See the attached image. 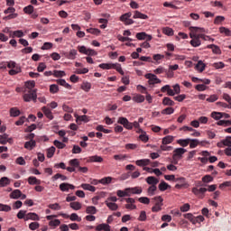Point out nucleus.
I'll return each instance as SVG.
<instances>
[{
    "instance_id": "nucleus-7",
    "label": "nucleus",
    "mask_w": 231,
    "mask_h": 231,
    "mask_svg": "<svg viewBox=\"0 0 231 231\" xmlns=\"http://www.w3.org/2000/svg\"><path fill=\"white\" fill-rule=\"evenodd\" d=\"M144 77L149 80V84H160L162 82V80L154 74L148 73Z\"/></svg>"
},
{
    "instance_id": "nucleus-19",
    "label": "nucleus",
    "mask_w": 231,
    "mask_h": 231,
    "mask_svg": "<svg viewBox=\"0 0 231 231\" xmlns=\"http://www.w3.org/2000/svg\"><path fill=\"white\" fill-rule=\"evenodd\" d=\"M21 196H22V192L20 189H14L13 192L10 193L11 199H19Z\"/></svg>"
},
{
    "instance_id": "nucleus-35",
    "label": "nucleus",
    "mask_w": 231,
    "mask_h": 231,
    "mask_svg": "<svg viewBox=\"0 0 231 231\" xmlns=\"http://www.w3.org/2000/svg\"><path fill=\"white\" fill-rule=\"evenodd\" d=\"M134 102H137V104H142V102H145V97L142 95H136L133 97Z\"/></svg>"
},
{
    "instance_id": "nucleus-31",
    "label": "nucleus",
    "mask_w": 231,
    "mask_h": 231,
    "mask_svg": "<svg viewBox=\"0 0 231 231\" xmlns=\"http://www.w3.org/2000/svg\"><path fill=\"white\" fill-rule=\"evenodd\" d=\"M167 189H171V186L169 184H167V182L162 180L159 184V190H161V192H165V190H167Z\"/></svg>"
},
{
    "instance_id": "nucleus-47",
    "label": "nucleus",
    "mask_w": 231,
    "mask_h": 231,
    "mask_svg": "<svg viewBox=\"0 0 231 231\" xmlns=\"http://www.w3.org/2000/svg\"><path fill=\"white\" fill-rule=\"evenodd\" d=\"M16 216L18 219H24V221H26V216H27L26 210H20Z\"/></svg>"
},
{
    "instance_id": "nucleus-38",
    "label": "nucleus",
    "mask_w": 231,
    "mask_h": 231,
    "mask_svg": "<svg viewBox=\"0 0 231 231\" xmlns=\"http://www.w3.org/2000/svg\"><path fill=\"white\" fill-rule=\"evenodd\" d=\"M162 104H163V106H174L175 103L170 97H163Z\"/></svg>"
},
{
    "instance_id": "nucleus-51",
    "label": "nucleus",
    "mask_w": 231,
    "mask_h": 231,
    "mask_svg": "<svg viewBox=\"0 0 231 231\" xmlns=\"http://www.w3.org/2000/svg\"><path fill=\"white\" fill-rule=\"evenodd\" d=\"M211 118H214V120H221L222 112H212L211 113Z\"/></svg>"
},
{
    "instance_id": "nucleus-13",
    "label": "nucleus",
    "mask_w": 231,
    "mask_h": 231,
    "mask_svg": "<svg viewBox=\"0 0 231 231\" xmlns=\"http://www.w3.org/2000/svg\"><path fill=\"white\" fill-rule=\"evenodd\" d=\"M40 221L41 217H39V215H37L36 213H27L26 217H25V221Z\"/></svg>"
},
{
    "instance_id": "nucleus-42",
    "label": "nucleus",
    "mask_w": 231,
    "mask_h": 231,
    "mask_svg": "<svg viewBox=\"0 0 231 231\" xmlns=\"http://www.w3.org/2000/svg\"><path fill=\"white\" fill-rule=\"evenodd\" d=\"M131 15H133V14L131 12L125 13L123 15L120 16V21L122 23L126 22L128 19H130Z\"/></svg>"
},
{
    "instance_id": "nucleus-23",
    "label": "nucleus",
    "mask_w": 231,
    "mask_h": 231,
    "mask_svg": "<svg viewBox=\"0 0 231 231\" xmlns=\"http://www.w3.org/2000/svg\"><path fill=\"white\" fill-rule=\"evenodd\" d=\"M24 87L29 91H33V88H35V82L33 80H29L24 83Z\"/></svg>"
},
{
    "instance_id": "nucleus-34",
    "label": "nucleus",
    "mask_w": 231,
    "mask_h": 231,
    "mask_svg": "<svg viewBox=\"0 0 231 231\" xmlns=\"http://www.w3.org/2000/svg\"><path fill=\"white\" fill-rule=\"evenodd\" d=\"M208 48L209 50H212L213 53H216L217 55H219V53H221V49H219V47H217V45L210 44L208 45Z\"/></svg>"
},
{
    "instance_id": "nucleus-27",
    "label": "nucleus",
    "mask_w": 231,
    "mask_h": 231,
    "mask_svg": "<svg viewBox=\"0 0 231 231\" xmlns=\"http://www.w3.org/2000/svg\"><path fill=\"white\" fill-rule=\"evenodd\" d=\"M106 207L110 209V210H118V204L115 203V202H109V201H105Z\"/></svg>"
},
{
    "instance_id": "nucleus-39",
    "label": "nucleus",
    "mask_w": 231,
    "mask_h": 231,
    "mask_svg": "<svg viewBox=\"0 0 231 231\" xmlns=\"http://www.w3.org/2000/svg\"><path fill=\"white\" fill-rule=\"evenodd\" d=\"M111 181H113V178H111V177H105V178L99 180V183H101L102 185H109V183H111Z\"/></svg>"
},
{
    "instance_id": "nucleus-16",
    "label": "nucleus",
    "mask_w": 231,
    "mask_h": 231,
    "mask_svg": "<svg viewBox=\"0 0 231 231\" xmlns=\"http://www.w3.org/2000/svg\"><path fill=\"white\" fill-rule=\"evenodd\" d=\"M42 111L43 112L45 116H47V118H49V120H53V114L51 113V110L50 108L43 106L42 108Z\"/></svg>"
},
{
    "instance_id": "nucleus-29",
    "label": "nucleus",
    "mask_w": 231,
    "mask_h": 231,
    "mask_svg": "<svg viewBox=\"0 0 231 231\" xmlns=\"http://www.w3.org/2000/svg\"><path fill=\"white\" fill-rule=\"evenodd\" d=\"M177 143L181 147H187L190 143V139H179L177 140Z\"/></svg>"
},
{
    "instance_id": "nucleus-21",
    "label": "nucleus",
    "mask_w": 231,
    "mask_h": 231,
    "mask_svg": "<svg viewBox=\"0 0 231 231\" xmlns=\"http://www.w3.org/2000/svg\"><path fill=\"white\" fill-rule=\"evenodd\" d=\"M37 143L35 142V140H32L24 143V148L29 149V151H32V149H33V147H35Z\"/></svg>"
},
{
    "instance_id": "nucleus-15",
    "label": "nucleus",
    "mask_w": 231,
    "mask_h": 231,
    "mask_svg": "<svg viewBox=\"0 0 231 231\" xmlns=\"http://www.w3.org/2000/svg\"><path fill=\"white\" fill-rule=\"evenodd\" d=\"M174 142V136L167 135L162 138V145H169V143H172Z\"/></svg>"
},
{
    "instance_id": "nucleus-22",
    "label": "nucleus",
    "mask_w": 231,
    "mask_h": 231,
    "mask_svg": "<svg viewBox=\"0 0 231 231\" xmlns=\"http://www.w3.org/2000/svg\"><path fill=\"white\" fill-rule=\"evenodd\" d=\"M134 19H149L147 14H142L140 11H134Z\"/></svg>"
},
{
    "instance_id": "nucleus-18",
    "label": "nucleus",
    "mask_w": 231,
    "mask_h": 231,
    "mask_svg": "<svg viewBox=\"0 0 231 231\" xmlns=\"http://www.w3.org/2000/svg\"><path fill=\"white\" fill-rule=\"evenodd\" d=\"M89 162H96V163H102L104 162V158L98 155H93L88 157Z\"/></svg>"
},
{
    "instance_id": "nucleus-8",
    "label": "nucleus",
    "mask_w": 231,
    "mask_h": 231,
    "mask_svg": "<svg viewBox=\"0 0 231 231\" xmlns=\"http://www.w3.org/2000/svg\"><path fill=\"white\" fill-rule=\"evenodd\" d=\"M136 39H138V41H152V36L147 34L144 32H137L136 33Z\"/></svg>"
},
{
    "instance_id": "nucleus-62",
    "label": "nucleus",
    "mask_w": 231,
    "mask_h": 231,
    "mask_svg": "<svg viewBox=\"0 0 231 231\" xmlns=\"http://www.w3.org/2000/svg\"><path fill=\"white\" fill-rule=\"evenodd\" d=\"M220 33H225L227 37H230L231 32L226 27H220L219 28Z\"/></svg>"
},
{
    "instance_id": "nucleus-37",
    "label": "nucleus",
    "mask_w": 231,
    "mask_h": 231,
    "mask_svg": "<svg viewBox=\"0 0 231 231\" xmlns=\"http://www.w3.org/2000/svg\"><path fill=\"white\" fill-rule=\"evenodd\" d=\"M81 89H83V91H86V93H89V90L91 89V83L83 82L81 85Z\"/></svg>"
},
{
    "instance_id": "nucleus-20",
    "label": "nucleus",
    "mask_w": 231,
    "mask_h": 231,
    "mask_svg": "<svg viewBox=\"0 0 231 231\" xmlns=\"http://www.w3.org/2000/svg\"><path fill=\"white\" fill-rule=\"evenodd\" d=\"M10 116L15 118V116H19L21 115V110H19L17 107H12L9 110Z\"/></svg>"
},
{
    "instance_id": "nucleus-48",
    "label": "nucleus",
    "mask_w": 231,
    "mask_h": 231,
    "mask_svg": "<svg viewBox=\"0 0 231 231\" xmlns=\"http://www.w3.org/2000/svg\"><path fill=\"white\" fill-rule=\"evenodd\" d=\"M53 76L56 78L66 77V72L64 70H54Z\"/></svg>"
},
{
    "instance_id": "nucleus-30",
    "label": "nucleus",
    "mask_w": 231,
    "mask_h": 231,
    "mask_svg": "<svg viewBox=\"0 0 231 231\" xmlns=\"http://www.w3.org/2000/svg\"><path fill=\"white\" fill-rule=\"evenodd\" d=\"M70 167H73L74 169H79L80 167V162L79 159H72L69 162Z\"/></svg>"
},
{
    "instance_id": "nucleus-52",
    "label": "nucleus",
    "mask_w": 231,
    "mask_h": 231,
    "mask_svg": "<svg viewBox=\"0 0 231 231\" xmlns=\"http://www.w3.org/2000/svg\"><path fill=\"white\" fill-rule=\"evenodd\" d=\"M158 190V187L156 186H150L147 189L148 196H154V192Z\"/></svg>"
},
{
    "instance_id": "nucleus-11",
    "label": "nucleus",
    "mask_w": 231,
    "mask_h": 231,
    "mask_svg": "<svg viewBox=\"0 0 231 231\" xmlns=\"http://www.w3.org/2000/svg\"><path fill=\"white\" fill-rule=\"evenodd\" d=\"M69 189L71 190H74L75 186L72 184H69V183H66V182L60 184V189L61 190V192H68V190H69Z\"/></svg>"
},
{
    "instance_id": "nucleus-5",
    "label": "nucleus",
    "mask_w": 231,
    "mask_h": 231,
    "mask_svg": "<svg viewBox=\"0 0 231 231\" xmlns=\"http://www.w3.org/2000/svg\"><path fill=\"white\" fill-rule=\"evenodd\" d=\"M61 217H64L65 219H70V221H78V223H80L82 221V217H79L77 213H72L70 216L66 213L60 214Z\"/></svg>"
},
{
    "instance_id": "nucleus-1",
    "label": "nucleus",
    "mask_w": 231,
    "mask_h": 231,
    "mask_svg": "<svg viewBox=\"0 0 231 231\" xmlns=\"http://www.w3.org/2000/svg\"><path fill=\"white\" fill-rule=\"evenodd\" d=\"M189 37L191 41L189 42V44L193 46V48H198L199 46H201V36L198 33H203L205 32L204 28H199V27H189Z\"/></svg>"
},
{
    "instance_id": "nucleus-26",
    "label": "nucleus",
    "mask_w": 231,
    "mask_h": 231,
    "mask_svg": "<svg viewBox=\"0 0 231 231\" xmlns=\"http://www.w3.org/2000/svg\"><path fill=\"white\" fill-rule=\"evenodd\" d=\"M81 189H83L84 190H89V192H95V190H97V188L86 183L81 184Z\"/></svg>"
},
{
    "instance_id": "nucleus-63",
    "label": "nucleus",
    "mask_w": 231,
    "mask_h": 231,
    "mask_svg": "<svg viewBox=\"0 0 231 231\" xmlns=\"http://www.w3.org/2000/svg\"><path fill=\"white\" fill-rule=\"evenodd\" d=\"M50 91L52 94L58 93L59 92V86L55 85V84L51 85L50 86Z\"/></svg>"
},
{
    "instance_id": "nucleus-46",
    "label": "nucleus",
    "mask_w": 231,
    "mask_h": 231,
    "mask_svg": "<svg viewBox=\"0 0 231 231\" xmlns=\"http://www.w3.org/2000/svg\"><path fill=\"white\" fill-rule=\"evenodd\" d=\"M126 158H127L126 154L114 155V160H116V162H124V160H125Z\"/></svg>"
},
{
    "instance_id": "nucleus-56",
    "label": "nucleus",
    "mask_w": 231,
    "mask_h": 231,
    "mask_svg": "<svg viewBox=\"0 0 231 231\" xmlns=\"http://www.w3.org/2000/svg\"><path fill=\"white\" fill-rule=\"evenodd\" d=\"M138 201L143 205H149V203H151V199L147 197H141L138 199Z\"/></svg>"
},
{
    "instance_id": "nucleus-9",
    "label": "nucleus",
    "mask_w": 231,
    "mask_h": 231,
    "mask_svg": "<svg viewBox=\"0 0 231 231\" xmlns=\"http://www.w3.org/2000/svg\"><path fill=\"white\" fill-rule=\"evenodd\" d=\"M175 181H179V183L175 185V189H182V187H189L187 180H185V178L183 177L177 178Z\"/></svg>"
},
{
    "instance_id": "nucleus-41",
    "label": "nucleus",
    "mask_w": 231,
    "mask_h": 231,
    "mask_svg": "<svg viewBox=\"0 0 231 231\" xmlns=\"http://www.w3.org/2000/svg\"><path fill=\"white\" fill-rule=\"evenodd\" d=\"M10 183V179L7 177H2L0 179V187H6Z\"/></svg>"
},
{
    "instance_id": "nucleus-59",
    "label": "nucleus",
    "mask_w": 231,
    "mask_h": 231,
    "mask_svg": "<svg viewBox=\"0 0 231 231\" xmlns=\"http://www.w3.org/2000/svg\"><path fill=\"white\" fill-rule=\"evenodd\" d=\"M225 21V16H216L215 20H214V24H221L223 22Z\"/></svg>"
},
{
    "instance_id": "nucleus-32",
    "label": "nucleus",
    "mask_w": 231,
    "mask_h": 231,
    "mask_svg": "<svg viewBox=\"0 0 231 231\" xmlns=\"http://www.w3.org/2000/svg\"><path fill=\"white\" fill-rule=\"evenodd\" d=\"M75 118H77V122H89V117L86 115L84 116H79V115H75Z\"/></svg>"
},
{
    "instance_id": "nucleus-54",
    "label": "nucleus",
    "mask_w": 231,
    "mask_h": 231,
    "mask_svg": "<svg viewBox=\"0 0 231 231\" xmlns=\"http://www.w3.org/2000/svg\"><path fill=\"white\" fill-rule=\"evenodd\" d=\"M88 33H91L92 35H100V30L97 28H89L87 29Z\"/></svg>"
},
{
    "instance_id": "nucleus-53",
    "label": "nucleus",
    "mask_w": 231,
    "mask_h": 231,
    "mask_svg": "<svg viewBox=\"0 0 231 231\" xmlns=\"http://www.w3.org/2000/svg\"><path fill=\"white\" fill-rule=\"evenodd\" d=\"M39 226H41V224H39V222H32L31 224H29V228L32 231L37 230Z\"/></svg>"
},
{
    "instance_id": "nucleus-60",
    "label": "nucleus",
    "mask_w": 231,
    "mask_h": 231,
    "mask_svg": "<svg viewBox=\"0 0 231 231\" xmlns=\"http://www.w3.org/2000/svg\"><path fill=\"white\" fill-rule=\"evenodd\" d=\"M173 113H174V108L172 107H167L162 110V115H172Z\"/></svg>"
},
{
    "instance_id": "nucleus-45",
    "label": "nucleus",
    "mask_w": 231,
    "mask_h": 231,
    "mask_svg": "<svg viewBox=\"0 0 231 231\" xmlns=\"http://www.w3.org/2000/svg\"><path fill=\"white\" fill-rule=\"evenodd\" d=\"M125 149H126L127 151H134L135 149H138V144L127 143L125 145Z\"/></svg>"
},
{
    "instance_id": "nucleus-49",
    "label": "nucleus",
    "mask_w": 231,
    "mask_h": 231,
    "mask_svg": "<svg viewBox=\"0 0 231 231\" xmlns=\"http://www.w3.org/2000/svg\"><path fill=\"white\" fill-rule=\"evenodd\" d=\"M162 32L164 35H169L170 37H171V35H174V31L171 27H165Z\"/></svg>"
},
{
    "instance_id": "nucleus-3",
    "label": "nucleus",
    "mask_w": 231,
    "mask_h": 231,
    "mask_svg": "<svg viewBox=\"0 0 231 231\" xmlns=\"http://www.w3.org/2000/svg\"><path fill=\"white\" fill-rule=\"evenodd\" d=\"M23 101L24 102H37V89L33 88V90H28L27 93L23 94Z\"/></svg>"
},
{
    "instance_id": "nucleus-2",
    "label": "nucleus",
    "mask_w": 231,
    "mask_h": 231,
    "mask_svg": "<svg viewBox=\"0 0 231 231\" xmlns=\"http://www.w3.org/2000/svg\"><path fill=\"white\" fill-rule=\"evenodd\" d=\"M216 189H217V185L216 184H212L209 185L208 188H193L192 189V192L193 194H195V196H198L200 199H203V198H205V192H207V190H208V192H214V190H216Z\"/></svg>"
},
{
    "instance_id": "nucleus-58",
    "label": "nucleus",
    "mask_w": 231,
    "mask_h": 231,
    "mask_svg": "<svg viewBox=\"0 0 231 231\" xmlns=\"http://www.w3.org/2000/svg\"><path fill=\"white\" fill-rule=\"evenodd\" d=\"M53 154H55V147L51 146L47 150V158H53Z\"/></svg>"
},
{
    "instance_id": "nucleus-64",
    "label": "nucleus",
    "mask_w": 231,
    "mask_h": 231,
    "mask_svg": "<svg viewBox=\"0 0 231 231\" xmlns=\"http://www.w3.org/2000/svg\"><path fill=\"white\" fill-rule=\"evenodd\" d=\"M18 73H21V69L19 67H16L14 69H11L9 70V75H17Z\"/></svg>"
},
{
    "instance_id": "nucleus-17",
    "label": "nucleus",
    "mask_w": 231,
    "mask_h": 231,
    "mask_svg": "<svg viewBox=\"0 0 231 231\" xmlns=\"http://www.w3.org/2000/svg\"><path fill=\"white\" fill-rule=\"evenodd\" d=\"M28 183L29 185H41L42 181L37 177L31 176L28 178Z\"/></svg>"
},
{
    "instance_id": "nucleus-40",
    "label": "nucleus",
    "mask_w": 231,
    "mask_h": 231,
    "mask_svg": "<svg viewBox=\"0 0 231 231\" xmlns=\"http://www.w3.org/2000/svg\"><path fill=\"white\" fill-rule=\"evenodd\" d=\"M221 143L227 148L231 147V136H226L224 140H222Z\"/></svg>"
},
{
    "instance_id": "nucleus-36",
    "label": "nucleus",
    "mask_w": 231,
    "mask_h": 231,
    "mask_svg": "<svg viewBox=\"0 0 231 231\" xmlns=\"http://www.w3.org/2000/svg\"><path fill=\"white\" fill-rule=\"evenodd\" d=\"M8 143V134H4L0 135V144L6 145Z\"/></svg>"
},
{
    "instance_id": "nucleus-33",
    "label": "nucleus",
    "mask_w": 231,
    "mask_h": 231,
    "mask_svg": "<svg viewBox=\"0 0 231 231\" xmlns=\"http://www.w3.org/2000/svg\"><path fill=\"white\" fill-rule=\"evenodd\" d=\"M114 67H115V63H101V64H99V68H101V69H113Z\"/></svg>"
},
{
    "instance_id": "nucleus-57",
    "label": "nucleus",
    "mask_w": 231,
    "mask_h": 231,
    "mask_svg": "<svg viewBox=\"0 0 231 231\" xmlns=\"http://www.w3.org/2000/svg\"><path fill=\"white\" fill-rule=\"evenodd\" d=\"M203 183H210L214 181V177L210 175H206L202 178Z\"/></svg>"
},
{
    "instance_id": "nucleus-12",
    "label": "nucleus",
    "mask_w": 231,
    "mask_h": 231,
    "mask_svg": "<svg viewBox=\"0 0 231 231\" xmlns=\"http://www.w3.org/2000/svg\"><path fill=\"white\" fill-rule=\"evenodd\" d=\"M146 183L151 186H157L160 183V180L156 179V177L150 176L145 179Z\"/></svg>"
},
{
    "instance_id": "nucleus-24",
    "label": "nucleus",
    "mask_w": 231,
    "mask_h": 231,
    "mask_svg": "<svg viewBox=\"0 0 231 231\" xmlns=\"http://www.w3.org/2000/svg\"><path fill=\"white\" fill-rule=\"evenodd\" d=\"M56 82L60 86H62L63 88H66V89H71V85H69L68 82H66L65 79H57Z\"/></svg>"
},
{
    "instance_id": "nucleus-6",
    "label": "nucleus",
    "mask_w": 231,
    "mask_h": 231,
    "mask_svg": "<svg viewBox=\"0 0 231 231\" xmlns=\"http://www.w3.org/2000/svg\"><path fill=\"white\" fill-rule=\"evenodd\" d=\"M187 152L185 148H177L173 151L172 158L173 160H181L184 153Z\"/></svg>"
},
{
    "instance_id": "nucleus-10",
    "label": "nucleus",
    "mask_w": 231,
    "mask_h": 231,
    "mask_svg": "<svg viewBox=\"0 0 231 231\" xmlns=\"http://www.w3.org/2000/svg\"><path fill=\"white\" fill-rule=\"evenodd\" d=\"M204 143H207V141L199 142L198 139H189V148L190 149H196L199 145H203Z\"/></svg>"
},
{
    "instance_id": "nucleus-25",
    "label": "nucleus",
    "mask_w": 231,
    "mask_h": 231,
    "mask_svg": "<svg viewBox=\"0 0 231 231\" xmlns=\"http://www.w3.org/2000/svg\"><path fill=\"white\" fill-rule=\"evenodd\" d=\"M69 207L73 210H80V208H82V204L80 202L74 201L70 202Z\"/></svg>"
},
{
    "instance_id": "nucleus-44",
    "label": "nucleus",
    "mask_w": 231,
    "mask_h": 231,
    "mask_svg": "<svg viewBox=\"0 0 231 231\" xmlns=\"http://www.w3.org/2000/svg\"><path fill=\"white\" fill-rule=\"evenodd\" d=\"M196 69L202 73V71H205V63L203 61H199L196 65Z\"/></svg>"
},
{
    "instance_id": "nucleus-4",
    "label": "nucleus",
    "mask_w": 231,
    "mask_h": 231,
    "mask_svg": "<svg viewBox=\"0 0 231 231\" xmlns=\"http://www.w3.org/2000/svg\"><path fill=\"white\" fill-rule=\"evenodd\" d=\"M62 55L65 57V59H69V60H75L77 59V55H79V52L77 50L72 49L69 51H63Z\"/></svg>"
},
{
    "instance_id": "nucleus-55",
    "label": "nucleus",
    "mask_w": 231,
    "mask_h": 231,
    "mask_svg": "<svg viewBox=\"0 0 231 231\" xmlns=\"http://www.w3.org/2000/svg\"><path fill=\"white\" fill-rule=\"evenodd\" d=\"M112 69H116L120 73V75H124V70L122 69V65H120V63L114 64V67H112Z\"/></svg>"
},
{
    "instance_id": "nucleus-14",
    "label": "nucleus",
    "mask_w": 231,
    "mask_h": 231,
    "mask_svg": "<svg viewBox=\"0 0 231 231\" xmlns=\"http://www.w3.org/2000/svg\"><path fill=\"white\" fill-rule=\"evenodd\" d=\"M136 165H138V167H147V165L151 164V160L149 159H141V160H137L135 162Z\"/></svg>"
},
{
    "instance_id": "nucleus-61",
    "label": "nucleus",
    "mask_w": 231,
    "mask_h": 231,
    "mask_svg": "<svg viewBox=\"0 0 231 231\" xmlns=\"http://www.w3.org/2000/svg\"><path fill=\"white\" fill-rule=\"evenodd\" d=\"M130 190L132 194H142L143 192L142 187H134V188H131Z\"/></svg>"
},
{
    "instance_id": "nucleus-28",
    "label": "nucleus",
    "mask_w": 231,
    "mask_h": 231,
    "mask_svg": "<svg viewBox=\"0 0 231 231\" xmlns=\"http://www.w3.org/2000/svg\"><path fill=\"white\" fill-rule=\"evenodd\" d=\"M97 212H98V210L97 209V208L95 206H88L86 208V214H91L92 216L97 214Z\"/></svg>"
},
{
    "instance_id": "nucleus-50",
    "label": "nucleus",
    "mask_w": 231,
    "mask_h": 231,
    "mask_svg": "<svg viewBox=\"0 0 231 231\" xmlns=\"http://www.w3.org/2000/svg\"><path fill=\"white\" fill-rule=\"evenodd\" d=\"M12 207L0 203V212H10Z\"/></svg>"
},
{
    "instance_id": "nucleus-43",
    "label": "nucleus",
    "mask_w": 231,
    "mask_h": 231,
    "mask_svg": "<svg viewBox=\"0 0 231 231\" xmlns=\"http://www.w3.org/2000/svg\"><path fill=\"white\" fill-rule=\"evenodd\" d=\"M33 5H27L23 8V12L24 14H27L28 15H32V14H33Z\"/></svg>"
}]
</instances>
